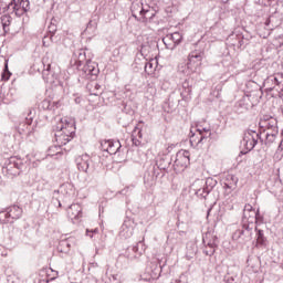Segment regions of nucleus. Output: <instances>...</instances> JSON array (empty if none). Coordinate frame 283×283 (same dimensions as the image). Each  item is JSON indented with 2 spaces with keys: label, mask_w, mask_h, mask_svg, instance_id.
Returning a JSON list of instances; mask_svg holds the SVG:
<instances>
[{
  "label": "nucleus",
  "mask_w": 283,
  "mask_h": 283,
  "mask_svg": "<svg viewBox=\"0 0 283 283\" xmlns=\"http://www.w3.org/2000/svg\"><path fill=\"white\" fill-rule=\"evenodd\" d=\"M86 235H90V238H93V235L90 234V230H86Z\"/></svg>",
  "instance_id": "864d4df0"
},
{
  "label": "nucleus",
  "mask_w": 283,
  "mask_h": 283,
  "mask_svg": "<svg viewBox=\"0 0 283 283\" xmlns=\"http://www.w3.org/2000/svg\"><path fill=\"white\" fill-rule=\"evenodd\" d=\"M147 245H145V242L139 241L135 247L128 248L125 255L128 260H138L145 253Z\"/></svg>",
  "instance_id": "f8f14e48"
},
{
  "label": "nucleus",
  "mask_w": 283,
  "mask_h": 283,
  "mask_svg": "<svg viewBox=\"0 0 283 283\" xmlns=\"http://www.w3.org/2000/svg\"><path fill=\"white\" fill-rule=\"evenodd\" d=\"M251 211H253V206L247 203V205L244 206V209H243V216H244V218H247V212H248V213H251Z\"/></svg>",
  "instance_id": "ea45409f"
},
{
  "label": "nucleus",
  "mask_w": 283,
  "mask_h": 283,
  "mask_svg": "<svg viewBox=\"0 0 283 283\" xmlns=\"http://www.w3.org/2000/svg\"><path fill=\"white\" fill-rule=\"evenodd\" d=\"M145 72L146 74H153L154 72V63L147 62L145 65Z\"/></svg>",
  "instance_id": "c9c22d12"
},
{
  "label": "nucleus",
  "mask_w": 283,
  "mask_h": 283,
  "mask_svg": "<svg viewBox=\"0 0 283 283\" xmlns=\"http://www.w3.org/2000/svg\"><path fill=\"white\" fill-rule=\"evenodd\" d=\"M120 142L119 140H112L109 142V146H108V154L115 155L118 154V151H120Z\"/></svg>",
  "instance_id": "a878e982"
},
{
  "label": "nucleus",
  "mask_w": 283,
  "mask_h": 283,
  "mask_svg": "<svg viewBox=\"0 0 283 283\" xmlns=\"http://www.w3.org/2000/svg\"><path fill=\"white\" fill-rule=\"evenodd\" d=\"M196 138V143H198V138H200V133H198V135H195Z\"/></svg>",
  "instance_id": "603ef678"
},
{
  "label": "nucleus",
  "mask_w": 283,
  "mask_h": 283,
  "mask_svg": "<svg viewBox=\"0 0 283 283\" xmlns=\"http://www.w3.org/2000/svg\"><path fill=\"white\" fill-rule=\"evenodd\" d=\"M167 50H176L177 45L182 43V33L174 32L172 34L167 35L163 39Z\"/></svg>",
  "instance_id": "ddd939ff"
},
{
  "label": "nucleus",
  "mask_w": 283,
  "mask_h": 283,
  "mask_svg": "<svg viewBox=\"0 0 283 283\" xmlns=\"http://www.w3.org/2000/svg\"><path fill=\"white\" fill-rule=\"evenodd\" d=\"M44 70L42 72V76L44 78V81H50V74H51V69H52V65L51 64H44Z\"/></svg>",
  "instance_id": "2f4dec72"
},
{
  "label": "nucleus",
  "mask_w": 283,
  "mask_h": 283,
  "mask_svg": "<svg viewBox=\"0 0 283 283\" xmlns=\"http://www.w3.org/2000/svg\"><path fill=\"white\" fill-rule=\"evenodd\" d=\"M42 63L45 65V59L42 60Z\"/></svg>",
  "instance_id": "bf43d9fd"
},
{
  "label": "nucleus",
  "mask_w": 283,
  "mask_h": 283,
  "mask_svg": "<svg viewBox=\"0 0 283 283\" xmlns=\"http://www.w3.org/2000/svg\"><path fill=\"white\" fill-rule=\"evenodd\" d=\"M276 136H277V133H275V130L266 132V134H265V145H272V143H275Z\"/></svg>",
  "instance_id": "cd10ccee"
},
{
  "label": "nucleus",
  "mask_w": 283,
  "mask_h": 283,
  "mask_svg": "<svg viewBox=\"0 0 283 283\" xmlns=\"http://www.w3.org/2000/svg\"><path fill=\"white\" fill-rule=\"evenodd\" d=\"M61 154V146H51L48 150V156H59Z\"/></svg>",
  "instance_id": "7c9ffc66"
},
{
  "label": "nucleus",
  "mask_w": 283,
  "mask_h": 283,
  "mask_svg": "<svg viewBox=\"0 0 283 283\" xmlns=\"http://www.w3.org/2000/svg\"><path fill=\"white\" fill-rule=\"evenodd\" d=\"M109 142L111 139H104L101 142V149L102 151H107L109 150Z\"/></svg>",
  "instance_id": "f704fd0d"
},
{
  "label": "nucleus",
  "mask_w": 283,
  "mask_h": 283,
  "mask_svg": "<svg viewBox=\"0 0 283 283\" xmlns=\"http://www.w3.org/2000/svg\"><path fill=\"white\" fill-rule=\"evenodd\" d=\"M1 21H2L3 30H6V28H8V25H10V17L3 15V17L1 18Z\"/></svg>",
  "instance_id": "4c0bfd02"
},
{
  "label": "nucleus",
  "mask_w": 283,
  "mask_h": 283,
  "mask_svg": "<svg viewBox=\"0 0 283 283\" xmlns=\"http://www.w3.org/2000/svg\"><path fill=\"white\" fill-rule=\"evenodd\" d=\"M135 129H136V136H138V138H143V132L138 129V127H135Z\"/></svg>",
  "instance_id": "49530a36"
},
{
  "label": "nucleus",
  "mask_w": 283,
  "mask_h": 283,
  "mask_svg": "<svg viewBox=\"0 0 283 283\" xmlns=\"http://www.w3.org/2000/svg\"><path fill=\"white\" fill-rule=\"evenodd\" d=\"M28 167V161L25 159H21L20 157H10L7 163L6 167L3 168L7 176L9 178H14L17 176H21V171Z\"/></svg>",
  "instance_id": "f03ea898"
},
{
  "label": "nucleus",
  "mask_w": 283,
  "mask_h": 283,
  "mask_svg": "<svg viewBox=\"0 0 283 283\" xmlns=\"http://www.w3.org/2000/svg\"><path fill=\"white\" fill-rule=\"evenodd\" d=\"M90 155L87 154L78 156L75 159L78 171H84L85 174H87L90 171Z\"/></svg>",
  "instance_id": "a211bd4d"
},
{
  "label": "nucleus",
  "mask_w": 283,
  "mask_h": 283,
  "mask_svg": "<svg viewBox=\"0 0 283 283\" xmlns=\"http://www.w3.org/2000/svg\"><path fill=\"white\" fill-rule=\"evenodd\" d=\"M238 187V177L235 175H228L226 177V182L223 184V189H235Z\"/></svg>",
  "instance_id": "4be33fe9"
},
{
  "label": "nucleus",
  "mask_w": 283,
  "mask_h": 283,
  "mask_svg": "<svg viewBox=\"0 0 283 283\" xmlns=\"http://www.w3.org/2000/svg\"><path fill=\"white\" fill-rule=\"evenodd\" d=\"M253 213H254V216H255V220H256V222L258 221H260V220H262V217L260 216V209H258V211L255 212V211H253Z\"/></svg>",
  "instance_id": "c03bdc74"
},
{
  "label": "nucleus",
  "mask_w": 283,
  "mask_h": 283,
  "mask_svg": "<svg viewBox=\"0 0 283 283\" xmlns=\"http://www.w3.org/2000/svg\"><path fill=\"white\" fill-rule=\"evenodd\" d=\"M71 248H72L71 240L66 239V240L60 241L57 245V251H60V253H70Z\"/></svg>",
  "instance_id": "b1692460"
},
{
  "label": "nucleus",
  "mask_w": 283,
  "mask_h": 283,
  "mask_svg": "<svg viewBox=\"0 0 283 283\" xmlns=\"http://www.w3.org/2000/svg\"><path fill=\"white\" fill-rule=\"evenodd\" d=\"M282 23L281 20H277V17L271 15L266 21H265V27L268 30H274V28H277Z\"/></svg>",
  "instance_id": "393cba45"
},
{
  "label": "nucleus",
  "mask_w": 283,
  "mask_h": 283,
  "mask_svg": "<svg viewBox=\"0 0 283 283\" xmlns=\"http://www.w3.org/2000/svg\"><path fill=\"white\" fill-rule=\"evenodd\" d=\"M191 154L189 150H179L176 155L175 165L187 169V166L191 164V159L189 158Z\"/></svg>",
  "instance_id": "4468645a"
},
{
  "label": "nucleus",
  "mask_w": 283,
  "mask_h": 283,
  "mask_svg": "<svg viewBox=\"0 0 283 283\" xmlns=\"http://www.w3.org/2000/svg\"><path fill=\"white\" fill-rule=\"evenodd\" d=\"M201 132H202V133H207V132H211V129H209V128H202Z\"/></svg>",
  "instance_id": "3c124183"
},
{
  "label": "nucleus",
  "mask_w": 283,
  "mask_h": 283,
  "mask_svg": "<svg viewBox=\"0 0 283 283\" xmlns=\"http://www.w3.org/2000/svg\"><path fill=\"white\" fill-rule=\"evenodd\" d=\"M8 10H13L15 17H23L30 10V0H11Z\"/></svg>",
  "instance_id": "1a4fd4ad"
},
{
  "label": "nucleus",
  "mask_w": 283,
  "mask_h": 283,
  "mask_svg": "<svg viewBox=\"0 0 283 283\" xmlns=\"http://www.w3.org/2000/svg\"><path fill=\"white\" fill-rule=\"evenodd\" d=\"M255 231H256V244L264 245L266 243V237H264V231L258 230V228H255Z\"/></svg>",
  "instance_id": "c85d7f7f"
},
{
  "label": "nucleus",
  "mask_w": 283,
  "mask_h": 283,
  "mask_svg": "<svg viewBox=\"0 0 283 283\" xmlns=\"http://www.w3.org/2000/svg\"><path fill=\"white\" fill-rule=\"evenodd\" d=\"M233 240H243V242H251L253 240V227L249 223H243L239 230L232 234Z\"/></svg>",
  "instance_id": "9d476101"
},
{
  "label": "nucleus",
  "mask_w": 283,
  "mask_h": 283,
  "mask_svg": "<svg viewBox=\"0 0 283 283\" xmlns=\"http://www.w3.org/2000/svg\"><path fill=\"white\" fill-rule=\"evenodd\" d=\"M70 187H72L70 184H64L60 187V190H55L54 193H59L61 191V193H64V191L66 189H70Z\"/></svg>",
  "instance_id": "a19ab883"
},
{
  "label": "nucleus",
  "mask_w": 283,
  "mask_h": 283,
  "mask_svg": "<svg viewBox=\"0 0 283 283\" xmlns=\"http://www.w3.org/2000/svg\"><path fill=\"white\" fill-rule=\"evenodd\" d=\"M0 222L1 224H8V222L10 223L14 222L10 219V214L8 213L7 209L0 212Z\"/></svg>",
  "instance_id": "c756f323"
},
{
  "label": "nucleus",
  "mask_w": 283,
  "mask_h": 283,
  "mask_svg": "<svg viewBox=\"0 0 283 283\" xmlns=\"http://www.w3.org/2000/svg\"><path fill=\"white\" fill-rule=\"evenodd\" d=\"M217 181L212 178H208L205 180H197L192 185L193 191L198 198H207L213 191V187H216Z\"/></svg>",
  "instance_id": "39448f33"
},
{
  "label": "nucleus",
  "mask_w": 283,
  "mask_h": 283,
  "mask_svg": "<svg viewBox=\"0 0 283 283\" xmlns=\"http://www.w3.org/2000/svg\"><path fill=\"white\" fill-rule=\"evenodd\" d=\"M10 71L8 70V62L4 64V72L2 73V81H10Z\"/></svg>",
  "instance_id": "72a5a7b5"
},
{
  "label": "nucleus",
  "mask_w": 283,
  "mask_h": 283,
  "mask_svg": "<svg viewBox=\"0 0 283 283\" xmlns=\"http://www.w3.org/2000/svg\"><path fill=\"white\" fill-rule=\"evenodd\" d=\"M57 129H60V132L55 134L56 143H61L62 145H67V143L74 138V134L76 132L74 122H66L65 125H63L62 122Z\"/></svg>",
  "instance_id": "7ed1b4c3"
},
{
  "label": "nucleus",
  "mask_w": 283,
  "mask_h": 283,
  "mask_svg": "<svg viewBox=\"0 0 283 283\" xmlns=\"http://www.w3.org/2000/svg\"><path fill=\"white\" fill-rule=\"evenodd\" d=\"M202 59H205V52L202 51H192L188 55L186 74H193L202 65Z\"/></svg>",
  "instance_id": "0eeeda50"
},
{
  "label": "nucleus",
  "mask_w": 283,
  "mask_h": 283,
  "mask_svg": "<svg viewBox=\"0 0 283 283\" xmlns=\"http://www.w3.org/2000/svg\"><path fill=\"white\" fill-rule=\"evenodd\" d=\"M259 140H261V143L264 142L258 132L251 129L247 130L241 142V145H243L247 151L241 150V154L244 155L248 154V151H252V149L255 148V145H258Z\"/></svg>",
  "instance_id": "423d86ee"
},
{
  "label": "nucleus",
  "mask_w": 283,
  "mask_h": 283,
  "mask_svg": "<svg viewBox=\"0 0 283 283\" xmlns=\"http://www.w3.org/2000/svg\"><path fill=\"white\" fill-rule=\"evenodd\" d=\"M154 17H155V13H154V11L153 10H150V12H148V14H142V18H140V20L139 21H147V19H154Z\"/></svg>",
  "instance_id": "e433bc0d"
},
{
  "label": "nucleus",
  "mask_w": 283,
  "mask_h": 283,
  "mask_svg": "<svg viewBox=\"0 0 283 283\" xmlns=\"http://www.w3.org/2000/svg\"><path fill=\"white\" fill-rule=\"evenodd\" d=\"M281 145H283V140L281 142Z\"/></svg>",
  "instance_id": "0e129e2a"
},
{
  "label": "nucleus",
  "mask_w": 283,
  "mask_h": 283,
  "mask_svg": "<svg viewBox=\"0 0 283 283\" xmlns=\"http://www.w3.org/2000/svg\"><path fill=\"white\" fill-rule=\"evenodd\" d=\"M167 244L176 247V244H182V239L180 238V232H172L167 237Z\"/></svg>",
  "instance_id": "5701e85b"
},
{
  "label": "nucleus",
  "mask_w": 283,
  "mask_h": 283,
  "mask_svg": "<svg viewBox=\"0 0 283 283\" xmlns=\"http://www.w3.org/2000/svg\"><path fill=\"white\" fill-rule=\"evenodd\" d=\"M97 230H92L91 233H96Z\"/></svg>",
  "instance_id": "13d9d810"
},
{
  "label": "nucleus",
  "mask_w": 283,
  "mask_h": 283,
  "mask_svg": "<svg viewBox=\"0 0 283 283\" xmlns=\"http://www.w3.org/2000/svg\"><path fill=\"white\" fill-rule=\"evenodd\" d=\"M42 282L48 283L49 281H48V280H46V281H45V280H43Z\"/></svg>",
  "instance_id": "680f3d73"
},
{
  "label": "nucleus",
  "mask_w": 283,
  "mask_h": 283,
  "mask_svg": "<svg viewBox=\"0 0 283 283\" xmlns=\"http://www.w3.org/2000/svg\"><path fill=\"white\" fill-rule=\"evenodd\" d=\"M265 92H276L279 95H283V74L275 73L268 76L263 82Z\"/></svg>",
  "instance_id": "20e7f679"
},
{
  "label": "nucleus",
  "mask_w": 283,
  "mask_h": 283,
  "mask_svg": "<svg viewBox=\"0 0 283 283\" xmlns=\"http://www.w3.org/2000/svg\"><path fill=\"white\" fill-rule=\"evenodd\" d=\"M99 88H101V85L95 84V90H99Z\"/></svg>",
  "instance_id": "5fc2aeb1"
},
{
  "label": "nucleus",
  "mask_w": 283,
  "mask_h": 283,
  "mask_svg": "<svg viewBox=\"0 0 283 283\" xmlns=\"http://www.w3.org/2000/svg\"><path fill=\"white\" fill-rule=\"evenodd\" d=\"M222 3H229V0H221Z\"/></svg>",
  "instance_id": "6e6d98bb"
},
{
  "label": "nucleus",
  "mask_w": 283,
  "mask_h": 283,
  "mask_svg": "<svg viewBox=\"0 0 283 283\" xmlns=\"http://www.w3.org/2000/svg\"><path fill=\"white\" fill-rule=\"evenodd\" d=\"M202 243L205 244V249H203L205 255H209L211 258V255L216 253V249H218V244H219L218 237L213 235V233L211 232H207L202 237Z\"/></svg>",
  "instance_id": "6e6552de"
},
{
  "label": "nucleus",
  "mask_w": 283,
  "mask_h": 283,
  "mask_svg": "<svg viewBox=\"0 0 283 283\" xmlns=\"http://www.w3.org/2000/svg\"><path fill=\"white\" fill-rule=\"evenodd\" d=\"M92 25H93V22L90 21L88 24H87V27H86V30H90V29L92 28Z\"/></svg>",
  "instance_id": "09e8293b"
},
{
  "label": "nucleus",
  "mask_w": 283,
  "mask_h": 283,
  "mask_svg": "<svg viewBox=\"0 0 283 283\" xmlns=\"http://www.w3.org/2000/svg\"><path fill=\"white\" fill-rule=\"evenodd\" d=\"M259 125L262 129H264V132H274V134H279L277 119H275V117H269L268 119H261Z\"/></svg>",
  "instance_id": "dca6fc26"
},
{
  "label": "nucleus",
  "mask_w": 283,
  "mask_h": 283,
  "mask_svg": "<svg viewBox=\"0 0 283 283\" xmlns=\"http://www.w3.org/2000/svg\"><path fill=\"white\" fill-rule=\"evenodd\" d=\"M224 280H226L227 283H235V282H238V276L227 275L224 277Z\"/></svg>",
  "instance_id": "79ce46f5"
},
{
  "label": "nucleus",
  "mask_w": 283,
  "mask_h": 283,
  "mask_svg": "<svg viewBox=\"0 0 283 283\" xmlns=\"http://www.w3.org/2000/svg\"><path fill=\"white\" fill-rule=\"evenodd\" d=\"M67 216L71 220H78L83 216V208L78 203H73L69 207Z\"/></svg>",
  "instance_id": "6ab92c4d"
},
{
  "label": "nucleus",
  "mask_w": 283,
  "mask_h": 283,
  "mask_svg": "<svg viewBox=\"0 0 283 283\" xmlns=\"http://www.w3.org/2000/svg\"><path fill=\"white\" fill-rule=\"evenodd\" d=\"M77 54V60L75 61L77 70H81V65L85 63L81 70L82 78H86L87 81H96V76H98V66L96 63L92 62V60H87L85 50H80Z\"/></svg>",
  "instance_id": "f257e3e1"
},
{
  "label": "nucleus",
  "mask_w": 283,
  "mask_h": 283,
  "mask_svg": "<svg viewBox=\"0 0 283 283\" xmlns=\"http://www.w3.org/2000/svg\"><path fill=\"white\" fill-rule=\"evenodd\" d=\"M130 12L132 15L137 19V21H140L143 14H149L151 12V9L149 7L143 6V1L140 0H135L132 6H130Z\"/></svg>",
  "instance_id": "9b49d317"
},
{
  "label": "nucleus",
  "mask_w": 283,
  "mask_h": 283,
  "mask_svg": "<svg viewBox=\"0 0 283 283\" xmlns=\"http://www.w3.org/2000/svg\"><path fill=\"white\" fill-rule=\"evenodd\" d=\"M7 212L9 213V218L12 222H14V220H19V218L23 216V209L17 205L7 208Z\"/></svg>",
  "instance_id": "412c9836"
},
{
  "label": "nucleus",
  "mask_w": 283,
  "mask_h": 283,
  "mask_svg": "<svg viewBox=\"0 0 283 283\" xmlns=\"http://www.w3.org/2000/svg\"><path fill=\"white\" fill-rule=\"evenodd\" d=\"M156 165L161 171H167V169H169V165H171V161H169V159L161 158L156 163Z\"/></svg>",
  "instance_id": "bb28decb"
},
{
  "label": "nucleus",
  "mask_w": 283,
  "mask_h": 283,
  "mask_svg": "<svg viewBox=\"0 0 283 283\" xmlns=\"http://www.w3.org/2000/svg\"><path fill=\"white\" fill-rule=\"evenodd\" d=\"M57 205L59 207H63V205L61 203V201L57 200Z\"/></svg>",
  "instance_id": "4d7b16f0"
},
{
  "label": "nucleus",
  "mask_w": 283,
  "mask_h": 283,
  "mask_svg": "<svg viewBox=\"0 0 283 283\" xmlns=\"http://www.w3.org/2000/svg\"><path fill=\"white\" fill-rule=\"evenodd\" d=\"M228 182H233V180H229Z\"/></svg>",
  "instance_id": "e2e57ef3"
},
{
  "label": "nucleus",
  "mask_w": 283,
  "mask_h": 283,
  "mask_svg": "<svg viewBox=\"0 0 283 283\" xmlns=\"http://www.w3.org/2000/svg\"><path fill=\"white\" fill-rule=\"evenodd\" d=\"M94 94V96H98V93H93Z\"/></svg>",
  "instance_id": "052dcab7"
},
{
  "label": "nucleus",
  "mask_w": 283,
  "mask_h": 283,
  "mask_svg": "<svg viewBox=\"0 0 283 283\" xmlns=\"http://www.w3.org/2000/svg\"><path fill=\"white\" fill-rule=\"evenodd\" d=\"M49 31L51 32V34H54V32H56V25L51 24V25L49 27Z\"/></svg>",
  "instance_id": "a18cd8bd"
},
{
  "label": "nucleus",
  "mask_w": 283,
  "mask_h": 283,
  "mask_svg": "<svg viewBox=\"0 0 283 283\" xmlns=\"http://www.w3.org/2000/svg\"><path fill=\"white\" fill-rule=\"evenodd\" d=\"M132 140H133V145H135V147L140 146V142H139V139H137V137H136V128H135L134 132H133Z\"/></svg>",
  "instance_id": "58836bf2"
},
{
  "label": "nucleus",
  "mask_w": 283,
  "mask_h": 283,
  "mask_svg": "<svg viewBox=\"0 0 283 283\" xmlns=\"http://www.w3.org/2000/svg\"><path fill=\"white\" fill-rule=\"evenodd\" d=\"M180 95L182 101H189L191 98V88H184Z\"/></svg>",
  "instance_id": "473e14b6"
},
{
  "label": "nucleus",
  "mask_w": 283,
  "mask_h": 283,
  "mask_svg": "<svg viewBox=\"0 0 283 283\" xmlns=\"http://www.w3.org/2000/svg\"><path fill=\"white\" fill-rule=\"evenodd\" d=\"M119 235L120 238H124V240H127L134 235V221H132V219H126L124 221L119 230Z\"/></svg>",
  "instance_id": "2eb2a0df"
},
{
  "label": "nucleus",
  "mask_w": 283,
  "mask_h": 283,
  "mask_svg": "<svg viewBox=\"0 0 283 283\" xmlns=\"http://www.w3.org/2000/svg\"><path fill=\"white\" fill-rule=\"evenodd\" d=\"M75 103L78 105V104H81V97H76L75 98Z\"/></svg>",
  "instance_id": "8fccbe9b"
},
{
  "label": "nucleus",
  "mask_w": 283,
  "mask_h": 283,
  "mask_svg": "<svg viewBox=\"0 0 283 283\" xmlns=\"http://www.w3.org/2000/svg\"><path fill=\"white\" fill-rule=\"evenodd\" d=\"M182 90H191V84L189 83V80H186L182 83Z\"/></svg>",
  "instance_id": "37998d69"
},
{
  "label": "nucleus",
  "mask_w": 283,
  "mask_h": 283,
  "mask_svg": "<svg viewBox=\"0 0 283 283\" xmlns=\"http://www.w3.org/2000/svg\"><path fill=\"white\" fill-rule=\"evenodd\" d=\"M199 134L198 142H196V134H192L190 136V144L192 147H198V145H202L207 138H211V130H206V133H202V129H197Z\"/></svg>",
  "instance_id": "f3484780"
},
{
  "label": "nucleus",
  "mask_w": 283,
  "mask_h": 283,
  "mask_svg": "<svg viewBox=\"0 0 283 283\" xmlns=\"http://www.w3.org/2000/svg\"><path fill=\"white\" fill-rule=\"evenodd\" d=\"M30 114H32V111H30L29 117H27V123H28V125H31V124H32V117L30 116Z\"/></svg>",
  "instance_id": "de8ad7c7"
},
{
  "label": "nucleus",
  "mask_w": 283,
  "mask_h": 283,
  "mask_svg": "<svg viewBox=\"0 0 283 283\" xmlns=\"http://www.w3.org/2000/svg\"><path fill=\"white\" fill-rule=\"evenodd\" d=\"M59 107H61V102L44 99L40 103V109H43L44 112H54V109H59Z\"/></svg>",
  "instance_id": "aec40b11"
}]
</instances>
